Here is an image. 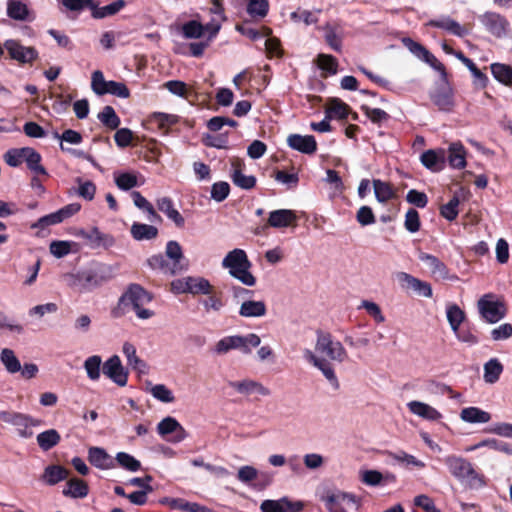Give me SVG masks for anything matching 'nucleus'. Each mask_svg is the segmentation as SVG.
I'll return each mask as SVG.
<instances>
[{
	"label": "nucleus",
	"mask_w": 512,
	"mask_h": 512,
	"mask_svg": "<svg viewBox=\"0 0 512 512\" xmlns=\"http://www.w3.org/2000/svg\"><path fill=\"white\" fill-rule=\"evenodd\" d=\"M163 87L170 93L187 100L196 95L192 88L180 80H169L163 84Z\"/></svg>",
	"instance_id": "nucleus-34"
},
{
	"label": "nucleus",
	"mask_w": 512,
	"mask_h": 512,
	"mask_svg": "<svg viewBox=\"0 0 512 512\" xmlns=\"http://www.w3.org/2000/svg\"><path fill=\"white\" fill-rule=\"evenodd\" d=\"M1 361L10 373H16L21 370V364L14 352L10 349H3L1 352Z\"/></svg>",
	"instance_id": "nucleus-57"
},
{
	"label": "nucleus",
	"mask_w": 512,
	"mask_h": 512,
	"mask_svg": "<svg viewBox=\"0 0 512 512\" xmlns=\"http://www.w3.org/2000/svg\"><path fill=\"white\" fill-rule=\"evenodd\" d=\"M482 23L486 29L495 37H503L509 27L508 20L495 12H487L482 17Z\"/></svg>",
	"instance_id": "nucleus-13"
},
{
	"label": "nucleus",
	"mask_w": 512,
	"mask_h": 512,
	"mask_svg": "<svg viewBox=\"0 0 512 512\" xmlns=\"http://www.w3.org/2000/svg\"><path fill=\"white\" fill-rule=\"evenodd\" d=\"M123 354L127 358V362L133 369L137 370L140 373H144L147 369V364L145 361L140 359L136 354V348L133 344L129 342H125L122 348Z\"/></svg>",
	"instance_id": "nucleus-36"
},
{
	"label": "nucleus",
	"mask_w": 512,
	"mask_h": 512,
	"mask_svg": "<svg viewBox=\"0 0 512 512\" xmlns=\"http://www.w3.org/2000/svg\"><path fill=\"white\" fill-rule=\"evenodd\" d=\"M146 263L150 269L164 275L174 276L180 273L163 254L152 255L147 259Z\"/></svg>",
	"instance_id": "nucleus-22"
},
{
	"label": "nucleus",
	"mask_w": 512,
	"mask_h": 512,
	"mask_svg": "<svg viewBox=\"0 0 512 512\" xmlns=\"http://www.w3.org/2000/svg\"><path fill=\"white\" fill-rule=\"evenodd\" d=\"M460 481L470 489H479L486 485L485 477L479 474L472 465Z\"/></svg>",
	"instance_id": "nucleus-45"
},
{
	"label": "nucleus",
	"mask_w": 512,
	"mask_h": 512,
	"mask_svg": "<svg viewBox=\"0 0 512 512\" xmlns=\"http://www.w3.org/2000/svg\"><path fill=\"white\" fill-rule=\"evenodd\" d=\"M188 293L193 295L198 294H211L212 285L210 282L202 277H188Z\"/></svg>",
	"instance_id": "nucleus-43"
},
{
	"label": "nucleus",
	"mask_w": 512,
	"mask_h": 512,
	"mask_svg": "<svg viewBox=\"0 0 512 512\" xmlns=\"http://www.w3.org/2000/svg\"><path fill=\"white\" fill-rule=\"evenodd\" d=\"M428 26L439 28L448 31L452 35L464 37L468 34V30L461 26L457 21L448 16L441 17L440 19H432L427 23Z\"/></svg>",
	"instance_id": "nucleus-19"
},
{
	"label": "nucleus",
	"mask_w": 512,
	"mask_h": 512,
	"mask_svg": "<svg viewBox=\"0 0 512 512\" xmlns=\"http://www.w3.org/2000/svg\"><path fill=\"white\" fill-rule=\"evenodd\" d=\"M421 163L433 172L441 171L445 166V151L442 149L427 150L421 155Z\"/></svg>",
	"instance_id": "nucleus-20"
},
{
	"label": "nucleus",
	"mask_w": 512,
	"mask_h": 512,
	"mask_svg": "<svg viewBox=\"0 0 512 512\" xmlns=\"http://www.w3.org/2000/svg\"><path fill=\"white\" fill-rule=\"evenodd\" d=\"M266 313L267 306L264 301L245 300L239 309V315L245 318L263 317Z\"/></svg>",
	"instance_id": "nucleus-24"
},
{
	"label": "nucleus",
	"mask_w": 512,
	"mask_h": 512,
	"mask_svg": "<svg viewBox=\"0 0 512 512\" xmlns=\"http://www.w3.org/2000/svg\"><path fill=\"white\" fill-rule=\"evenodd\" d=\"M230 386L233 387L239 393L246 394V395H251V394L266 395L268 393V391L265 387H263L260 383L252 381V380L231 382Z\"/></svg>",
	"instance_id": "nucleus-32"
},
{
	"label": "nucleus",
	"mask_w": 512,
	"mask_h": 512,
	"mask_svg": "<svg viewBox=\"0 0 512 512\" xmlns=\"http://www.w3.org/2000/svg\"><path fill=\"white\" fill-rule=\"evenodd\" d=\"M60 440V436L58 432L54 429L47 430L45 432L40 433L37 436L38 445L43 450H49L53 446H55Z\"/></svg>",
	"instance_id": "nucleus-52"
},
{
	"label": "nucleus",
	"mask_w": 512,
	"mask_h": 512,
	"mask_svg": "<svg viewBox=\"0 0 512 512\" xmlns=\"http://www.w3.org/2000/svg\"><path fill=\"white\" fill-rule=\"evenodd\" d=\"M131 236L137 241L152 240L158 236V228L153 225L134 222L130 229Z\"/></svg>",
	"instance_id": "nucleus-28"
},
{
	"label": "nucleus",
	"mask_w": 512,
	"mask_h": 512,
	"mask_svg": "<svg viewBox=\"0 0 512 512\" xmlns=\"http://www.w3.org/2000/svg\"><path fill=\"white\" fill-rule=\"evenodd\" d=\"M444 463L447 466L449 472L459 481L467 474V470L472 465L469 461L458 456H447L444 459Z\"/></svg>",
	"instance_id": "nucleus-23"
},
{
	"label": "nucleus",
	"mask_w": 512,
	"mask_h": 512,
	"mask_svg": "<svg viewBox=\"0 0 512 512\" xmlns=\"http://www.w3.org/2000/svg\"><path fill=\"white\" fill-rule=\"evenodd\" d=\"M374 194L378 202L386 203L396 197V192L391 183L382 181L380 179H374L372 181Z\"/></svg>",
	"instance_id": "nucleus-29"
},
{
	"label": "nucleus",
	"mask_w": 512,
	"mask_h": 512,
	"mask_svg": "<svg viewBox=\"0 0 512 512\" xmlns=\"http://www.w3.org/2000/svg\"><path fill=\"white\" fill-rule=\"evenodd\" d=\"M449 165L456 169H462L466 166L465 150L462 144L453 143L449 148Z\"/></svg>",
	"instance_id": "nucleus-38"
},
{
	"label": "nucleus",
	"mask_w": 512,
	"mask_h": 512,
	"mask_svg": "<svg viewBox=\"0 0 512 512\" xmlns=\"http://www.w3.org/2000/svg\"><path fill=\"white\" fill-rule=\"evenodd\" d=\"M447 319L451 326V329L454 332H457L458 328L465 320V313L463 310L460 309L458 305L453 304L447 308Z\"/></svg>",
	"instance_id": "nucleus-50"
},
{
	"label": "nucleus",
	"mask_w": 512,
	"mask_h": 512,
	"mask_svg": "<svg viewBox=\"0 0 512 512\" xmlns=\"http://www.w3.org/2000/svg\"><path fill=\"white\" fill-rule=\"evenodd\" d=\"M408 408L412 414L417 416H441L434 408L419 401L409 402Z\"/></svg>",
	"instance_id": "nucleus-59"
},
{
	"label": "nucleus",
	"mask_w": 512,
	"mask_h": 512,
	"mask_svg": "<svg viewBox=\"0 0 512 512\" xmlns=\"http://www.w3.org/2000/svg\"><path fill=\"white\" fill-rule=\"evenodd\" d=\"M222 266L229 270L231 276L246 286H254L256 278L250 272L252 263L242 249L230 251L222 261Z\"/></svg>",
	"instance_id": "nucleus-2"
},
{
	"label": "nucleus",
	"mask_w": 512,
	"mask_h": 512,
	"mask_svg": "<svg viewBox=\"0 0 512 512\" xmlns=\"http://www.w3.org/2000/svg\"><path fill=\"white\" fill-rule=\"evenodd\" d=\"M503 365L497 358H492L484 364V380L487 383H495L503 372Z\"/></svg>",
	"instance_id": "nucleus-40"
},
{
	"label": "nucleus",
	"mask_w": 512,
	"mask_h": 512,
	"mask_svg": "<svg viewBox=\"0 0 512 512\" xmlns=\"http://www.w3.org/2000/svg\"><path fill=\"white\" fill-rule=\"evenodd\" d=\"M102 359L99 355L88 357L84 362V369L90 380L96 381L101 375Z\"/></svg>",
	"instance_id": "nucleus-47"
},
{
	"label": "nucleus",
	"mask_w": 512,
	"mask_h": 512,
	"mask_svg": "<svg viewBox=\"0 0 512 512\" xmlns=\"http://www.w3.org/2000/svg\"><path fill=\"white\" fill-rule=\"evenodd\" d=\"M351 112V108L348 104L340 99H335L329 109L327 110L326 118L336 117L338 119H347Z\"/></svg>",
	"instance_id": "nucleus-49"
},
{
	"label": "nucleus",
	"mask_w": 512,
	"mask_h": 512,
	"mask_svg": "<svg viewBox=\"0 0 512 512\" xmlns=\"http://www.w3.org/2000/svg\"><path fill=\"white\" fill-rule=\"evenodd\" d=\"M126 6V2L124 0H117L103 7H92L91 16L94 19H102L108 16H113L117 14L121 9Z\"/></svg>",
	"instance_id": "nucleus-35"
},
{
	"label": "nucleus",
	"mask_w": 512,
	"mask_h": 512,
	"mask_svg": "<svg viewBox=\"0 0 512 512\" xmlns=\"http://www.w3.org/2000/svg\"><path fill=\"white\" fill-rule=\"evenodd\" d=\"M150 119L151 121L156 122L160 129L169 128L179 122V116L161 112L153 113Z\"/></svg>",
	"instance_id": "nucleus-58"
},
{
	"label": "nucleus",
	"mask_w": 512,
	"mask_h": 512,
	"mask_svg": "<svg viewBox=\"0 0 512 512\" xmlns=\"http://www.w3.org/2000/svg\"><path fill=\"white\" fill-rule=\"evenodd\" d=\"M493 298V294H485L477 303L482 319L490 324L499 322L507 313L505 304L501 301L493 300Z\"/></svg>",
	"instance_id": "nucleus-6"
},
{
	"label": "nucleus",
	"mask_w": 512,
	"mask_h": 512,
	"mask_svg": "<svg viewBox=\"0 0 512 512\" xmlns=\"http://www.w3.org/2000/svg\"><path fill=\"white\" fill-rule=\"evenodd\" d=\"M419 259L429 267L431 275L435 280H458V276L456 274H450L446 264L436 256L421 252L419 254Z\"/></svg>",
	"instance_id": "nucleus-11"
},
{
	"label": "nucleus",
	"mask_w": 512,
	"mask_h": 512,
	"mask_svg": "<svg viewBox=\"0 0 512 512\" xmlns=\"http://www.w3.org/2000/svg\"><path fill=\"white\" fill-rule=\"evenodd\" d=\"M324 30H325V36H324L325 42L334 51L341 52L342 38L337 34V29L330 24H326L324 26Z\"/></svg>",
	"instance_id": "nucleus-53"
},
{
	"label": "nucleus",
	"mask_w": 512,
	"mask_h": 512,
	"mask_svg": "<svg viewBox=\"0 0 512 512\" xmlns=\"http://www.w3.org/2000/svg\"><path fill=\"white\" fill-rule=\"evenodd\" d=\"M63 494L72 498H84L88 494V486L84 481L74 478L67 482Z\"/></svg>",
	"instance_id": "nucleus-41"
},
{
	"label": "nucleus",
	"mask_w": 512,
	"mask_h": 512,
	"mask_svg": "<svg viewBox=\"0 0 512 512\" xmlns=\"http://www.w3.org/2000/svg\"><path fill=\"white\" fill-rule=\"evenodd\" d=\"M158 209L164 213L178 228H183L185 219L181 213L174 208L173 200L170 197H162L157 200Z\"/></svg>",
	"instance_id": "nucleus-21"
},
{
	"label": "nucleus",
	"mask_w": 512,
	"mask_h": 512,
	"mask_svg": "<svg viewBox=\"0 0 512 512\" xmlns=\"http://www.w3.org/2000/svg\"><path fill=\"white\" fill-rule=\"evenodd\" d=\"M243 164L240 162H233V172L231 174V179L233 183L240 187L241 189L250 190L256 185V178L252 175H244L242 173Z\"/></svg>",
	"instance_id": "nucleus-26"
},
{
	"label": "nucleus",
	"mask_w": 512,
	"mask_h": 512,
	"mask_svg": "<svg viewBox=\"0 0 512 512\" xmlns=\"http://www.w3.org/2000/svg\"><path fill=\"white\" fill-rule=\"evenodd\" d=\"M68 471L58 465H50L44 469L41 480L47 485H55L68 477Z\"/></svg>",
	"instance_id": "nucleus-31"
},
{
	"label": "nucleus",
	"mask_w": 512,
	"mask_h": 512,
	"mask_svg": "<svg viewBox=\"0 0 512 512\" xmlns=\"http://www.w3.org/2000/svg\"><path fill=\"white\" fill-rule=\"evenodd\" d=\"M317 341L315 350L319 353L325 354L329 359L343 362L347 357V352L341 342L334 341L329 332L317 330Z\"/></svg>",
	"instance_id": "nucleus-5"
},
{
	"label": "nucleus",
	"mask_w": 512,
	"mask_h": 512,
	"mask_svg": "<svg viewBox=\"0 0 512 512\" xmlns=\"http://www.w3.org/2000/svg\"><path fill=\"white\" fill-rule=\"evenodd\" d=\"M360 479L363 483L369 486H377L382 482L393 483L396 481V476L392 473L383 475L377 470H365L360 473Z\"/></svg>",
	"instance_id": "nucleus-27"
},
{
	"label": "nucleus",
	"mask_w": 512,
	"mask_h": 512,
	"mask_svg": "<svg viewBox=\"0 0 512 512\" xmlns=\"http://www.w3.org/2000/svg\"><path fill=\"white\" fill-rule=\"evenodd\" d=\"M89 461L92 465L100 469L109 468V455L101 448L93 447L89 450Z\"/></svg>",
	"instance_id": "nucleus-48"
},
{
	"label": "nucleus",
	"mask_w": 512,
	"mask_h": 512,
	"mask_svg": "<svg viewBox=\"0 0 512 512\" xmlns=\"http://www.w3.org/2000/svg\"><path fill=\"white\" fill-rule=\"evenodd\" d=\"M115 183L121 190L127 191L138 185L137 177L133 173L124 172L115 177Z\"/></svg>",
	"instance_id": "nucleus-62"
},
{
	"label": "nucleus",
	"mask_w": 512,
	"mask_h": 512,
	"mask_svg": "<svg viewBox=\"0 0 512 512\" xmlns=\"http://www.w3.org/2000/svg\"><path fill=\"white\" fill-rule=\"evenodd\" d=\"M317 67L329 75H335L338 72V60L330 54L320 53L315 59Z\"/></svg>",
	"instance_id": "nucleus-39"
},
{
	"label": "nucleus",
	"mask_w": 512,
	"mask_h": 512,
	"mask_svg": "<svg viewBox=\"0 0 512 512\" xmlns=\"http://www.w3.org/2000/svg\"><path fill=\"white\" fill-rule=\"evenodd\" d=\"M25 157V147L23 148H12L4 154V160L10 167L20 166Z\"/></svg>",
	"instance_id": "nucleus-60"
},
{
	"label": "nucleus",
	"mask_w": 512,
	"mask_h": 512,
	"mask_svg": "<svg viewBox=\"0 0 512 512\" xmlns=\"http://www.w3.org/2000/svg\"><path fill=\"white\" fill-rule=\"evenodd\" d=\"M67 10L71 12L80 13L85 8H89L92 11V7H96L98 4L94 0H58Z\"/></svg>",
	"instance_id": "nucleus-54"
},
{
	"label": "nucleus",
	"mask_w": 512,
	"mask_h": 512,
	"mask_svg": "<svg viewBox=\"0 0 512 512\" xmlns=\"http://www.w3.org/2000/svg\"><path fill=\"white\" fill-rule=\"evenodd\" d=\"M86 238L95 246H102L108 249L115 245V238L111 234L101 232L97 227H93L86 235Z\"/></svg>",
	"instance_id": "nucleus-37"
},
{
	"label": "nucleus",
	"mask_w": 512,
	"mask_h": 512,
	"mask_svg": "<svg viewBox=\"0 0 512 512\" xmlns=\"http://www.w3.org/2000/svg\"><path fill=\"white\" fill-rule=\"evenodd\" d=\"M304 508L302 501H293L288 497L277 500H264L260 509L262 512H301Z\"/></svg>",
	"instance_id": "nucleus-12"
},
{
	"label": "nucleus",
	"mask_w": 512,
	"mask_h": 512,
	"mask_svg": "<svg viewBox=\"0 0 512 512\" xmlns=\"http://www.w3.org/2000/svg\"><path fill=\"white\" fill-rule=\"evenodd\" d=\"M108 81L104 79L103 72L100 70H96L92 73L91 77V88L93 92L97 95H105L107 89Z\"/></svg>",
	"instance_id": "nucleus-63"
},
{
	"label": "nucleus",
	"mask_w": 512,
	"mask_h": 512,
	"mask_svg": "<svg viewBox=\"0 0 512 512\" xmlns=\"http://www.w3.org/2000/svg\"><path fill=\"white\" fill-rule=\"evenodd\" d=\"M430 99L442 112H451L455 106L454 91L447 80L430 93Z\"/></svg>",
	"instance_id": "nucleus-10"
},
{
	"label": "nucleus",
	"mask_w": 512,
	"mask_h": 512,
	"mask_svg": "<svg viewBox=\"0 0 512 512\" xmlns=\"http://www.w3.org/2000/svg\"><path fill=\"white\" fill-rule=\"evenodd\" d=\"M98 119L106 128L110 130L118 129L121 123V120L116 114L114 108L109 105L105 106L98 114Z\"/></svg>",
	"instance_id": "nucleus-42"
},
{
	"label": "nucleus",
	"mask_w": 512,
	"mask_h": 512,
	"mask_svg": "<svg viewBox=\"0 0 512 512\" xmlns=\"http://www.w3.org/2000/svg\"><path fill=\"white\" fill-rule=\"evenodd\" d=\"M387 456V461L391 464H398L405 468L415 467L418 469H422L425 467V463L415 456L408 454L404 451L397 452H385Z\"/></svg>",
	"instance_id": "nucleus-18"
},
{
	"label": "nucleus",
	"mask_w": 512,
	"mask_h": 512,
	"mask_svg": "<svg viewBox=\"0 0 512 512\" xmlns=\"http://www.w3.org/2000/svg\"><path fill=\"white\" fill-rule=\"evenodd\" d=\"M287 143L290 148L308 155L314 154L317 150V142L313 135L291 134Z\"/></svg>",
	"instance_id": "nucleus-16"
},
{
	"label": "nucleus",
	"mask_w": 512,
	"mask_h": 512,
	"mask_svg": "<svg viewBox=\"0 0 512 512\" xmlns=\"http://www.w3.org/2000/svg\"><path fill=\"white\" fill-rule=\"evenodd\" d=\"M361 110L374 124L380 125L382 122L390 119V115L380 108H370L367 105H362Z\"/></svg>",
	"instance_id": "nucleus-56"
},
{
	"label": "nucleus",
	"mask_w": 512,
	"mask_h": 512,
	"mask_svg": "<svg viewBox=\"0 0 512 512\" xmlns=\"http://www.w3.org/2000/svg\"><path fill=\"white\" fill-rule=\"evenodd\" d=\"M7 15L14 20L25 21L28 18L29 10L26 4L18 0H9L7 4Z\"/></svg>",
	"instance_id": "nucleus-44"
},
{
	"label": "nucleus",
	"mask_w": 512,
	"mask_h": 512,
	"mask_svg": "<svg viewBox=\"0 0 512 512\" xmlns=\"http://www.w3.org/2000/svg\"><path fill=\"white\" fill-rule=\"evenodd\" d=\"M112 278V266L98 261H92L87 267L65 275L68 286L79 292L93 291Z\"/></svg>",
	"instance_id": "nucleus-1"
},
{
	"label": "nucleus",
	"mask_w": 512,
	"mask_h": 512,
	"mask_svg": "<svg viewBox=\"0 0 512 512\" xmlns=\"http://www.w3.org/2000/svg\"><path fill=\"white\" fill-rule=\"evenodd\" d=\"M103 374L118 386H125L128 381V371L122 365L118 355L108 358L102 365Z\"/></svg>",
	"instance_id": "nucleus-9"
},
{
	"label": "nucleus",
	"mask_w": 512,
	"mask_h": 512,
	"mask_svg": "<svg viewBox=\"0 0 512 512\" xmlns=\"http://www.w3.org/2000/svg\"><path fill=\"white\" fill-rule=\"evenodd\" d=\"M158 432L166 440L171 442H179L185 437L183 427L175 420V418H163L158 424Z\"/></svg>",
	"instance_id": "nucleus-14"
},
{
	"label": "nucleus",
	"mask_w": 512,
	"mask_h": 512,
	"mask_svg": "<svg viewBox=\"0 0 512 512\" xmlns=\"http://www.w3.org/2000/svg\"><path fill=\"white\" fill-rule=\"evenodd\" d=\"M298 217L294 210L290 209H278L271 211L267 223L255 230V234H261L267 227L273 228H287L296 227Z\"/></svg>",
	"instance_id": "nucleus-8"
},
{
	"label": "nucleus",
	"mask_w": 512,
	"mask_h": 512,
	"mask_svg": "<svg viewBox=\"0 0 512 512\" xmlns=\"http://www.w3.org/2000/svg\"><path fill=\"white\" fill-rule=\"evenodd\" d=\"M179 272L186 269V266L182 264L185 257L182 252V248L177 241L171 240L166 244V250L164 255Z\"/></svg>",
	"instance_id": "nucleus-25"
},
{
	"label": "nucleus",
	"mask_w": 512,
	"mask_h": 512,
	"mask_svg": "<svg viewBox=\"0 0 512 512\" xmlns=\"http://www.w3.org/2000/svg\"><path fill=\"white\" fill-rule=\"evenodd\" d=\"M490 70L493 77L501 84L512 87V66L504 63H492Z\"/></svg>",
	"instance_id": "nucleus-33"
},
{
	"label": "nucleus",
	"mask_w": 512,
	"mask_h": 512,
	"mask_svg": "<svg viewBox=\"0 0 512 512\" xmlns=\"http://www.w3.org/2000/svg\"><path fill=\"white\" fill-rule=\"evenodd\" d=\"M404 227L410 233H416L420 230V216L416 209H408V211L405 214Z\"/></svg>",
	"instance_id": "nucleus-61"
},
{
	"label": "nucleus",
	"mask_w": 512,
	"mask_h": 512,
	"mask_svg": "<svg viewBox=\"0 0 512 512\" xmlns=\"http://www.w3.org/2000/svg\"><path fill=\"white\" fill-rule=\"evenodd\" d=\"M322 500L329 512H346L345 506L355 503V497L344 492L327 494Z\"/></svg>",
	"instance_id": "nucleus-15"
},
{
	"label": "nucleus",
	"mask_w": 512,
	"mask_h": 512,
	"mask_svg": "<svg viewBox=\"0 0 512 512\" xmlns=\"http://www.w3.org/2000/svg\"><path fill=\"white\" fill-rule=\"evenodd\" d=\"M459 198L453 196L448 203L440 207V215L448 221H454L458 216Z\"/></svg>",
	"instance_id": "nucleus-55"
},
{
	"label": "nucleus",
	"mask_w": 512,
	"mask_h": 512,
	"mask_svg": "<svg viewBox=\"0 0 512 512\" xmlns=\"http://www.w3.org/2000/svg\"><path fill=\"white\" fill-rule=\"evenodd\" d=\"M260 343L261 339L255 333H249L245 336H226L217 342L216 352L219 354H225L232 349H238L244 354H249L251 353V348L258 347Z\"/></svg>",
	"instance_id": "nucleus-4"
},
{
	"label": "nucleus",
	"mask_w": 512,
	"mask_h": 512,
	"mask_svg": "<svg viewBox=\"0 0 512 512\" xmlns=\"http://www.w3.org/2000/svg\"><path fill=\"white\" fill-rule=\"evenodd\" d=\"M181 31L186 39H198L204 35V25L197 20H190L182 25Z\"/></svg>",
	"instance_id": "nucleus-46"
},
{
	"label": "nucleus",
	"mask_w": 512,
	"mask_h": 512,
	"mask_svg": "<svg viewBox=\"0 0 512 512\" xmlns=\"http://www.w3.org/2000/svg\"><path fill=\"white\" fill-rule=\"evenodd\" d=\"M246 10L254 18H264L268 14L269 3L267 0H249Z\"/></svg>",
	"instance_id": "nucleus-51"
},
{
	"label": "nucleus",
	"mask_w": 512,
	"mask_h": 512,
	"mask_svg": "<svg viewBox=\"0 0 512 512\" xmlns=\"http://www.w3.org/2000/svg\"><path fill=\"white\" fill-rule=\"evenodd\" d=\"M153 300V295L140 284L132 283L120 297L119 302L125 306L130 305L139 319H149L154 311L144 308V305Z\"/></svg>",
	"instance_id": "nucleus-3"
},
{
	"label": "nucleus",
	"mask_w": 512,
	"mask_h": 512,
	"mask_svg": "<svg viewBox=\"0 0 512 512\" xmlns=\"http://www.w3.org/2000/svg\"><path fill=\"white\" fill-rule=\"evenodd\" d=\"M208 295L209 297L203 301L206 312L219 311L225 305L222 292H215L212 289V293Z\"/></svg>",
	"instance_id": "nucleus-64"
},
{
	"label": "nucleus",
	"mask_w": 512,
	"mask_h": 512,
	"mask_svg": "<svg viewBox=\"0 0 512 512\" xmlns=\"http://www.w3.org/2000/svg\"><path fill=\"white\" fill-rule=\"evenodd\" d=\"M4 48L7 50L9 57L21 65H32L39 56L38 51L34 47L23 46L20 41L14 39L6 40Z\"/></svg>",
	"instance_id": "nucleus-7"
},
{
	"label": "nucleus",
	"mask_w": 512,
	"mask_h": 512,
	"mask_svg": "<svg viewBox=\"0 0 512 512\" xmlns=\"http://www.w3.org/2000/svg\"><path fill=\"white\" fill-rule=\"evenodd\" d=\"M305 358L315 367H317L335 388L339 387V382L334 372V369L328 360L317 357L310 350L305 351Z\"/></svg>",
	"instance_id": "nucleus-17"
},
{
	"label": "nucleus",
	"mask_w": 512,
	"mask_h": 512,
	"mask_svg": "<svg viewBox=\"0 0 512 512\" xmlns=\"http://www.w3.org/2000/svg\"><path fill=\"white\" fill-rule=\"evenodd\" d=\"M42 157L39 152L34 148L25 147L24 161L27 164V168L35 174L48 176V173L44 166L41 165Z\"/></svg>",
	"instance_id": "nucleus-30"
}]
</instances>
